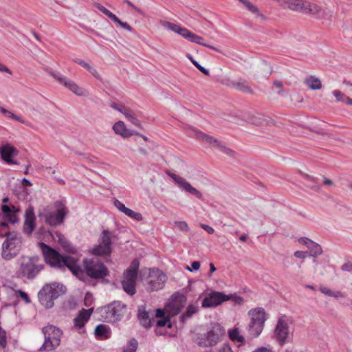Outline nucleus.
Wrapping results in <instances>:
<instances>
[{
  "label": "nucleus",
  "instance_id": "obj_1",
  "mask_svg": "<svg viewBox=\"0 0 352 352\" xmlns=\"http://www.w3.org/2000/svg\"><path fill=\"white\" fill-rule=\"evenodd\" d=\"M38 245L45 262L52 268L60 271L68 269L78 278L83 276L82 269L78 264L77 258L69 255L61 254L58 250L43 242H39Z\"/></svg>",
  "mask_w": 352,
  "mask_h": 352
},
{
  "label": "nucleus",
  "instance_id": "obj_2",
  "mask_svg": "<svg viewBox=\"0 0 352 352\" xmlns=\"http://www.w3.org/2000/svg\"><path fill=\"white\" fill-rule=\"evenodd\" d=\"M69 212L68 209L61 201H56L52 205L47 206L38 213V217L43 218L45 223L52 227L62 225Z\"/></svg>",
  "mask_w": 352,
  "mask_h": 352
},
{
  "label": "nucleus",
  "instance_id": "obj_3",
  "mask_svg": "<svg viewBox=\"0 0 352 352\" xmlns=\"http://www.w3.org/2000/svg\"><path fill=\"white\" fill-rule=\"evenodd\" d=\"M44 267L45 265L41 263V258L38 255L23 256L21 257V261L16 274L18 278L33 280Z\"/></svg>",
  "mask_w": 352,
  "mask_h": 352
},
{
  "label": "nucleus",
  "instance_id": "obj_4",
  "mask_svg": "<svg viewBox=\"0 0 352 352\" xmlns=\"http://www.w3.org/2000/svg\"><path fill=\"white\" fill-rule=\"evenodd\" d=\"M127 311V306L119 300H115L108 305L97 309L100 315V320L109 322L114 323L120 321Z\"/></svg>",
  "mask_w": 352,
  "mask_h": 352
},
{
  "label": "nucleus",
  "instance_id": "obj_5",
  "mask_svg": "<svg viewBox=\"0 0 352 352\" xmlns=\"http://www.w3.org/2000/svg\"><path fill=\"white\" fill-rule=\"evenodd\" d=\"M65 292L66 287L63 285L57 283H47L38 292V298L43 306L50 309L54 305V300Z\"/></svg>",
  "mask_w": 352,
  "mask_h": 352
},
{
  "label": "nucleus",
  "instance_id": "obj_6",
  "mask_svg": "<svg viewBox=\"0 0 352 352\" xmlns=\"http://www.w3.org/2000/svg\"><path fill=\"white\" fill-rule=\"evenodd\" d=\"M225 333L226 331L220 324L214 323L206 333L197 334L195 342L199 346L212 347L220 342Z\"/></svg>",
  "mask_w": 352,
  "mask_h": 352
},
{
  "label": "nucleus",
  "instance_id": "obj_7",
  "mask_svg": "<svg viewBox=\"0 0 352 352\" xmlns=\"http://www.w3.org/2000/svg\"><path fill=\"white\" fill-rule=\"evenodd\" d=\"M83 267V273L85 272L89 278L94 280L103 279L109 276V270L98 258H84ZM83 277L84 275L81 276L80 279L82 280Z\"/></svg>",
  "mask_w": 352,
  "mask_h": 352
},
{
  "label": "nucleus",
  "instance_id": "obj_8",
  "mask_svg": "<svg viewBox=\"0 0 352 352\" xmlns=\"http://www.w3.org/2000/svg\"><path fill=\"white\" fill-rule=\"evenodd\" d=\"M248 314L251 320L248 325V331L252 338H256L263 329L266 320L265 311L263 308H257L250 310Z\"/></svg>",
  "mask_w": 352,
  "mask_h": 352
},
{
  "label": "nucleus",
  "instance_id": "obj_9",
  "mask_svg": "<svg viewBox=\"0 0 352 352\" xmlns=\"http://www.w3.org/2000/svg\"><path fill=\"white\" fill-rule=\"evenodd\" d=\"M42 332L44 334L45 341L39 349L40 351H50L59 346L62 336V331L59 328L50 325L44 327Z\"/></svg>",
  "mask_w": 352,
  "mask_h": 352
},
{
  "label": "nucleus",
  "instance_id": "obj_10",
  "mask_svg": "<svg viewBox=\"0 0 352 352\" xmlns=\"http://www.w3.org/2000/svg\"><path fill=\"white\" fill-rule=\"evenodd\" d=\"M230 299H234L235 303L239 305H241L243 301L242 297L236 294L226 295L223 292H212L203 299L201 306L204 308L215 307Z\"/></svg>",
  "mask_w": 352,
  "mask_h": 352
},
{
  "label": "nucleus",
  "instance_id": "obj_11",
  "mask_svg": "<svg viewBox=\"0 0 352 352\" xmlns=\"http://www.w3.org/2000/svg\"><path fill=\"white\" fill-rule=\"evenodd\" d=\"M113 236L112 232L108 230H102L98 239V244L91 250V254L96 256H109L112 252Z\"/></svg>",
  "mask_w": 352,
  "mask_h": 352
},
{
  "label": "nucleus",
  "instance_id": "obj_12",
  "mask_svg": "<svg viewBox=\"0 0 352 352\" xmlns=\"http://www.w3.org/2000/svg\"><path fill=\"white\" fill-rule=\"evenodd\" d=\"M21 239H6L2 244L1 256L4 260L10 261L20 252Z\"/></svg>",
  "mask_w": 352,
  "mask_h": 352
},
{
  "label": "nucleus",
  "instance_id": "obj_13",
  "mask_svg": "<svg viewBox=\"0 0 352 352\" xmlns=\"http://www.w3.org/2000/svg\"><path fill=\"white\" fill-rule=\"evenodd\" d=\"M49 74L56 79L60 84L63 85L65 87L68 88L71 91L77 96H86L87 91L82 87H79L74 81L68 79L64 76L61 73L53 70H50Z\"/></svg>",
  "mask_w": 352,
  "mask_h": 352
},
{
  "label": "nucleus",
  "instance_id": "obj_14",
  "mask_svg": "<svg viewBox=\"0 0 352 352\" xmlns=\"http://www.w3.org/2000/svg\"><path fill=\"white\" fill-rule=\"evenodd\" d=\"M167 276L162 272L151 271L149 270V275L146 283V290L148 292L158 291L162 289L166 282Z\"/></svg>",
  "mask_w": 352,
  "mask_h": 352
},
{
  "label": "nucleus",
  "instance_id": "obj_15",
  "mask_svg": "<svg viewBox=\"0 0 352 352\" xmlns=\"http://www.w3.org/2000/svg\"><path fill=\"white\" fill-rule=\"evenodd\" d=\"M196 138L217 148L228 156H233L234 155L233 150L226 147L222 142L207 133H196Z\"/></svg>",
  "mask_w": 352,
  "mask_h": 352
},
{
  "label": "nucleus",
  "instance_id": "obj_16",
  "mask_svg": "<svg viewBox=\"0 0 352 352\" xmlns=\"http://www.w3.org/2000/svg\"><path fill=\"white\" fill-rule=\"evenodd\" d=\"M274 338L280 346H283L289 338V327L287 322L280 318L274 330Z\"/></svg>",
  "mask_w": 352,
  "mask_h": 352
},
{
  "label": "nucleus",
  "instance_id": "obj_17",
  "mask_svg": "<svg viewBox=\"0 0 352 352\" xmlns=\"http://www.w3.org/2000/svg\"><path fill=\"white\" fill-rule=\"evenodd\" d=\"M302 13L315 16L318 19H324L327 15L325 10L320 6L305 0L302 6Z\"/></svg>",
  "mask_w": 352,
  "mask_h": 352
},
{
  "label": "nucleus",
  "instance_id": "obj_18",
  "mask_svg": "<svg viewBox=\"0 0 352 352\" xmlns=\"http://www.w3.org/2000/svg\"><path fill=\"white\" fill-rule=\"evenodd\" d=\"M0 154L1 159L8 164H19V163L14 160L13 157L18 154V151L14 146L6 144L0 147Z\"/></svg>",
  "mask_w": 352,
  "mask_h": 352
},
{
  "label": "nucleus",
  "instance_id": "obj_19",
  "mask_svg": "<svg viewBox=\"0 0 352 352\" xmlns=\"http://www.w3.org/2000/svg\"><path fill=\"white\" fill-rule=\"evenodd\" d=\"M35 214L34 208L30 206L25 211V219L23 226V232L27 234H31L35 228Z\"/></svg>",
  "mask_w": 352,
  "mask_h": 352
},
{
  "label": "nucleus",
  "instance_id": "obj_20",
  "mask_svg": "<svg viewBox=\"0 0 352 352\" xmlns=\"http://www.w3.org/2000/svg\"><path fill=\"white\" fill-rule=\"evenodd\" d=\"M226 85L228 87L234 88L235 89L246 93L252 94L253 91L252 88L248 85V82L242 78L237 80H228Z\"/></svg>",
  "mask_w": 352,
  "mask_h": 352
},
{
  "label": "nucleus",
  "instance_id": "obj_21",
  "mask_svg": "<svg viewBox=\"0 0 352 352\" xmlns=\"http://www.w3.org/2000/svg\"><path fill=\"white\" fill-rule=\"evenodd\" d=\"M138 318L144 327L148 329L152 326V321L154 318H151L149 313L146 310V307L144 305H140L138 309Z\"/></svg>",
  "mask_w": 352,
  "mask_h": 352
},
{
  "label": "nucleus",
  "instance_id": "obj_22",
  "mask_svg": "<svg viewBox=\"0 0 352 352\" xmlns=\"http://www.w3.org/2000/svg\"><path fill=\"white\" fill-rule=\"evenodd\" d=\"M49 232L54 239H57L58 243L62 246V248L66 252H74V248L61 232H60L59 231H56L54 234H52L51 232Z\"/></svg>",
  "mask_w": 352,
  "mask_h": 352
},
{
  "label": "nucleus",
  "instance_id": "obj_23",
  "mask_svg": "<svg viewBox=\"0 0 352 352\" xmlns=\"http://www.w3.org/2000/svg\"><path fill=\"white\" fill-rule=\"evenodd\" d=\"M184 38L188 39V41L192 42V43H195L197 44H199V45H203L204 47H206L208 48H210L211 50H213L216 52H221L220 50L217 48L216 47L214 46H212V45H208L207 43H205L203 42L204 41V38L192 32H191L190 31H189L188 30H186V32L184 36Z\"/></svg>",
  "mask_w": 352,
  "mask_h": 352
},
{
  "label": "nucleus",
  "instance_id": "obj_24",
  "mask_svg": "<svg viewBox=\"0 0 352 352\" xmlns=\"http://www.w3.org/2000/svg\"><path fill=\"white\" fill-rule=\"evenodd\" d=\"M94 335L98 340H104L110 338L111 336V331L109 326L104 324H100L96 327Z\"/></svg>",
  "mask_w": 352,
  "mask_h": 352
},
{
  "label": "nucleus",
  "instance_id": "obj_25",
  "mask_svg": "<svg viewBox=\"0 0 352 352\" xmlns=\"http://www.w3.org/2000/svg\"><path fill=\"white\" fill-rule=\"evenodd\" d=\"M279 1L285 8L302 12L305 0H279Z\"/></svg>",
  "mask_w": 352,
  "mask_h": 352
},
{
  "label": "nucleus",
  "instance_id": "obj_26",
  "mask_svg": "<svg viewBox=\"0 0 352 352\" xmlns=\"http://www.w3.org/2000/svg\"><path fill=\"white\" fill-rule=\"evenodd\" d=\"M199 307L197 305L189 304L186 311L180 316L179 321L184 323L187 320L191 318L194 314L198 313Z\"/></svg>",
  "mask_w": 352,
  "mask_h": 352
},
{
  "label": "nucleus",
  "instance_id": "obj_27",
  "mask_svg": "<svg viewBox=\"0 0 352 352\" xmlns=\"http://www.w3.org/2000/svg\"><path fill=\"white\" fill-rule=\"evenodd\" d=\"M304 82L311 90H319L322 88L320 80L315 76H308Z\"/></svg>",
  "mask_w": 352,
  "mask_h": 352
},
{
  "label": "nucleus",
  "instance_id": "obj_28",
  "mask_svg": "<svg viewBox=\"0 0 352 352\" xmlns=\"http://www.w3.org/2000/svg\"><path fill=\"white\" fill-rule=\"evenodd\" d=\"M161 24L163 27H164L167 30H169L170 31L176 32V33L180 34L181 36H182L183 37H184V36L186 32V30H187L186 28H183L177 25V24H175L173 23L169 22V21H164L161 22Z\"/></svg>",
  "mask_w": 352,
  "mask_h": 352
},
{
  "label": "nucleus",
  "instance_id": "obj_29",
  "mask_svg": "<svg viewBox=\"0 0 352 352\" xmlns=\"http://www.w3.org/2000/svg\"><path fill=\"white\" fill-rule=\"evenodd\" d=\"M122 286L124 291L130 296H133L136 293L135 282L122 280Z\"/></svg>",
  "mask_w": 352,
  "mask_h": 352
},
{
  "label": "nucleus",
  "instance_id": "obj_30",
  "mask_svg": "<svg viewBox=\"0 0 352 352\" xmlns=\"http://www.w3.org/2000/svg\"><path fill=\"white\" fill-rule=\"evenodd\" d=\"M229 338L231 340L234 342H243L245 339L243 336L240 335L239 330L238 328H234L233 329H230L228 331Z\"/></svg>",
  "mask_w": 352,
  "mask_h": 352
},
{
  "label": "nucleus",
  "instance_id": "obj_31",
  "mask_svg": "<svg viewBox=\"0 0 352 352\" xmlns=\"http://www.w3.org/2000/svg\"><path fill=\"white\" fill-rule=\"evenodd\" d=\"M138 346V341L133 338H131L127 344L123 348L122 352H136Z\"/></svg>",
  "mask_w": 352,
  "mask_h": 352
},
{
  "label": "nucleus",
  "instance_id": "obj_32",
  "mask_svg": "<svg viewBox=\"0 0 352 352\" xmlns=\"http://www.w3.org/2000/svg\"><path fill=\"white\" fill-rule=\"evenodd\" d=\"M308 248L309 250V256L314 258L317 257L322 253V249L321 246L315 242H311V245L308 246Z\"/></svg>",
  "mask_w": 352,
  "mask_h": 352
},
{
  "label": "nucleus",
  "instance_id": "obj_33",
  "mask_svg": "<svg viewBox=\"0 0 352 352\" xmlns=\"http://www.w3.org/2000/svg\"><path fill=\"white\" fill-rule=\"evenodd\" d=\"M0 112L8 118H12L14 119L21 123H25V121L19 116L14 114L13 112L0 107Z\"/></svg>",
  "mask_w": 352,
  "mask_h": 352
},
{
  "label": "nucleus",
  "instance_id": "obj_34",
  "mask_svg": "<svg viewBox=\"0 0 352 352\" xmlns=\"http://www.w3.org/2000/svg\"><path fill=\"white\" fill-rule=\"evenodd\" d=\"M123 115L129 120L134 125L140 126V122L137 119L135 113L133 110L129 108H126V109L123 112Z\"/></svg>",
  "mask_w": 352,
  "mask_h": 352
},
{
  "label": "nucleus",
  "instance_id": "obj_35",
  "mask_svg": "<svg viewBox=\"0 0 352 352\" xmlns=\"http://www.w3.org/2000/svg\"><path fill=\"white\" fill-rule=\"evenodd\" d=\"M138 274L135 271L127 270L124 273L123 280L135 283Z\"/></svg>",
  "mask_w": 352,
  "mask_h": 352
},
{
  "label": "nucleus",
  "instance_id": "obj_36",
  "mask_svg": "<svg viewBox=\"0 0 352 352\" xmlns=\"http://www.w3.org/2000/svg\"><path fill=\"white\" fill-rule=\"evenodd\" d=\"M184 189L190 194L195 195L198 199L202 198V194L195 188L192 187L189 182L188 184H186V187Z\"/></svg>",
  "mask_w": 352,
  "mask_h": 352
},
{
  "label": "nucleus",
  "instance_id": "obj_37",
  "mask_svg": "<svg viewBox=\"0 0 352 352\" xmlns=\"http://www.w3.org/2000/svg\"><path fill=\"white\" fill-rule=\"evenodd\" d=\"M112 21L115 22L117 25L120 26L129 32L132 31V28L127 23L122 21L116 15L114 16Z\"/></svg>",
  "mask_w": 352,
  "mask_h": 352
},
{
  "label": "nucleus",
  "instance_id": "obj_38",
  "mask_svg": "<svg viewBox=\"0 0 352 352\" xmlns=\"http://www.w3.org/2000/svg\"><path fill=\"white\" fill-rule=\"evenodd\" d=\"M245 6L251 12L257 14L258 16L264 18L263 15L259 12L258 8L249 1L245 3Z\"/></svg>",
  "mask_w": 352,
  "mask_h": 352
},
{
  "label": "nucleus",
  "instance_id": "obj_39",
  "mask_svg": "<svg viewBox=\"0 0 352 352\" xmlns=\"http://www.w3.org/2000/svg\"><path fill=\"white\" fill-rule=\"evenodd\" d=\"M93 311H94V308H91L89 309H82L80 311L78 316H80L82 319H83L84 321L87 322L88 320L89 319Z\"/></svg>",
  "mask_w": 352,
  "mask_h": 352
},
{
  "label": "nucleus",
  "instance_id": "obj_40",
  "mask_svg": "<svg viewBox=\"0 0 352 352\" xmlns=\"http://www.w3.org/2000/svg\"><path fill=\"white\" fill-rule=\"evenodd\" d=\"M16 210L12 212L10 214H8L6 216H3V219L6 220L8 223H10L12 224H14L19 222V219L16 215Z\"/></svg>",
  "mask_w": 352,
  "mask_h": 352
},
{
  "label": "nucleus",
  "instance_id": "obj_41",
  "mask_svg": "<svg viewBox=\"0 0 352 352\" xmlns=\"http://www.w3.org/2000/svg\"><path fill=\"white\" fill-rule=\"evenodd\" d=\"M320 291L322 294H325V295H327L328 296H332V297H336L337 298V297H340V296H342L341 293L340 292H338L336 294L333 292H332L330 289H329V288H327L326 287H320Z\"/></svg>",
  "mask_w": 352,
  "mask_h": 352
},
{
  "label": "nucleus",
  "instance_id": "obj_42",
  "mask_svg": "<svg viewBox=\"0 0 352 352\" xmlns=\"http://www.w3.org/2000/svg\"><path fill=\"white\" fill-rule=\"evenodd\" d=\"M114 206L121 212L124 213L126 215L127 212H129V208L126 207L124 204H123L122 202H120L118 199L114 200Z\"/></svg>",
  "mask_w": 352,
  "mask_h": 352
},
{
  "label": "nucleus",
  "instance_id": "obj_43",
  "mask_svg": "<svg viewBox=\"0 0 352 352\" xmlns=\"http://www.w3.org/2000/svg\"><path fill=\"white\" fill-rule=\"evenodd\" d=\"M95 7L97 9H98L100 12H102L104 15H106L109 19H111V20L115 16L114 14H113L111 12H110L109 10H107L106 8H104L103 6H102L100 3H96Z\"/></svg>",
  "mask_w": 352,
  "mask_h": 352
},
{
  "label": "nucleus",
  "instance_id": "obj_44",
  "mask_svg": "<svg viewBox=\"0 0 352 352\" xmlns=\"http://www.w3.org/2000/svg\"><path fill=\"white\" fill-rule=\"evenodd\" d=\"M112 129L114 132H126L125 124L122 121L116 122Z\"/></svg>",
  "mask_w": 352,
  "mask_h": 352
},
{
  "label": "nucleus",
  "instance_id": "obj_45",
  "mask_svg": "<svg viewBox=\"0 0 352 352\" xmlns=\"http://www.w3.org/2000/svg\"><path fill=\"white\" fill-rule=\"evenodd\" d=\"M156 325L160 327L168 326V328L170 329L172 327V324L170 321L169 317H165L162 318L161 320H158L156 322Z\"/></svg>",
  "mask_w": 352,
  "mask_h": 352
},
{
  "label": "nucleus",
  "instance_id": "obj_46",
  "mask_svg": "<svg viewBox=\"0 0 352 352\" xmlns=\"http://www.w3.org/2000/svg\"><path fill=\"white\" fill-rule=\"evenodd\" d=\"M127 216L130 217L131 218L135 219L137 221H142V215L141 213L135 212L132 210L131 209H129V212L126 214Z\"/></svg>",
  "mask_w": 352,
  "mask_h": 352
},
{
  "label": "nucleus",
  "instance_id": "obj_47",
  "mask_svg": "<svg viewBox=\"0 0 352 352\" xmlns=\"http://www.w3.org/2000/svg\"><path fill=\"white\" fill-rule=\"evenodd\" d=\"M174 224L181 230L184 232H188L189 230V227L186 222L185 221H176L174 222Z\"/></svg>",
  "mask_w": 352,
  "mask_h": 352
},
{
  "label": "nucleus",
  "instance_id": "obj_48",
  "mask_svg": "<svg viewBox=\"0 0 352 352\" xmlns=\"http://www.w3.org/2000/svg\"><path fill=\"white\" fill-rule=\"evenodd\" d=\"M6 331L0 326V345L4 348L7 344Z\"/></svg>",
  "mask_w": 352,
  "mask_h": 352
},
{
  "label": "nucleus",
  "instance_id": "obj_49",
  "mask_svg": "<svg viewBox=\"0 0 352 352\" xmlns=\"http://www.w3.org/2000/svg\"><path fill=\"white\" fill-rule=\"evenodd\" d=\"M16 292L19 296H20L26 304H30L31 302V300L26 292L21 289L18 290Z\"/></svg>",
  "mask_w": 352,
  "mask_h": 352
},
{
  "label": "nucleus",
  "instance_id": "obj_50",
  "mask_svg": "<svg viewBox=\"0 0 352 352\" xmlns=\"http://www.w3.org/2000/svg\"><path fill=\"white\" fill-rule=\"evenodd\" d=\"M74 325L80 329L85 326V324L87 322L84 321L83 319H82L80 316H77L74 319Z\"/></svg>",
  "mask_w": 352,
  "mask_h": 352
},
{
  "label": "nucleus",
  "instance_id": "obj_51",
  "mask_svg": "<svg viewBox=\"0 0 352 352\" xmlns=\"http://www.w3.org/2000/svg\"><path fill=\"white\" fill-rule=\"evenodd\" d=\"M333 94L338 101L344 102L346 96L342 92L339 90H335L333 91Z\"/></svg>",
  "mask_w": 352,
  "mask_h": 352
},
{
  "label": "nucleus",
  "instance_id": "obj_52",
  "mask_svg": "<svg viewBox=\"0 0 352 352\" xmlns=\"http://www.w3.org/2000/svg\"><path fill=\"white\" fill-rule=\"evenodd\" d=\"M175 182L176 184L179 185L183 188H184L186 187V184H188V183L183 177H182L180 176L175 177Z\"/></svg>",
  "mask_w": 352,
  "mask_h": 352
},
{
  "label": "nucleus",
  "instance_id": "obj_53",
  "mask_svg": "<svg viewBox=\"0 0 352 352\" xmlns=\"http://www.w3.org/2000/svg\"><path fill=\"white\" fill-rule=\"evenodd\" d=\"M111 107L118 111L119 112H120L121 113L123 114V112L126 109L127 107H126L125 106L122 105V104H117V103H112L111 104Z\"/></svg>",
  "mask_w": 352,
  "mask_h": 352
},
{
  "label": "nucleus",
  "instance_id": "obj_54",
  "mask_svg": "<svg viewBox=\"0 0 352 352\" xmlns=\"http://www.w3.org/2000/svg\"><path fill=\"white\" fill-rule=\"evenodd\" d=\"M201 264L199 261H193L191 263V268L188 266H186V269L190 272H192V270H198L200 268Z\"/></svg>",
  "mask_w": 352,
  "mask_h": 352
},
{
  "label": "nucleus",
  "instance_id": "obj_55",
  "mask_svg": "<svg viewBox=\"0 0 352 352\" xmlns=\"http://www.w3.org/2000/svg\"><path fill=\"white\" fill-rule=\"evenodd\" d=\"M87 70L97 79L100 78V76L99 75L98 72H97L96 69L94 67L89 65Z\"/></svg>",
  "mask_w": 352,
  "mask_h": 352
},
{
  "label": "nucleus",
  "instance_id": "obj_56",
  "mask_svg": "<svg viewBox=\"0 0 352 352\" xmlns=\"http://www.w3.org/2000/svg\"><path fill=\"white\" fill-rule=\"evenodd\" d=\"M139 261L137 260V259H134L131 265H130V267L128 270H133L135 271L137 274H138V268H139Z\"/></svg>",
  "mask_w": 352,
  "mask_h": 352
},
{
  "label": "nucleus",
  "instance_id": "obj_57",
  "mask_svg": "<svg viewBox=\"0 0 352 352\" xmlns=\"http://www.w3.org/2000/svg\"><path fill=\"white\" fill-rule=\"evenodd\" d=\"M0 235L1 236H6V239H10V238H12V239H21V237H19L17 236V233L16 232H7L4 234L3 233H0Z\"/></svg>",
  "mask_w": 352,
  "mask_h": 352
},
{
  "label": "nucleus",
  "instance_id": "obj_58",
  "mask_svg": "<svg viewBox=\"0 0 352 352\" xmlns=\"http://www.w3.org/2000/svg\"><path fill=\"white\" fill-rule=\"evenodd\" d=\"M1 210L3 213V216H6V215L10 214L12 212L15 211L14 210H12L10 208V206L6 204H3L1 206Z\"/></svg>",
  "mask_w": 352,
  "mask_h": 352
},
{
  "label": "nucleus",
  "instance_id": "obj_59",
  "mask_svg": "<svg viewBox=\"0 0 352 352\" xmlns=\"http://www.w3.org/2000/svg\"><path fill=\"white\" fill-rule=\"evenodd\" d=\"M74 61L86 69L88 68L89 65H90L89 63H88L85 62V60L80 59V58H74Z\"/></svg>",
  "mask_w": 352,
  "mask_h": 352
},
{
  "label": "nucleus",
  "instance_id": "obj_60",
  "mask_svg": "<svg viewBox=\"0 0 352 352\" xmlns=\"http://www.w3.org/2000/svg\"><path fill=\"white\" fill-rule=\"evenodd\" d=\"M341 269L344 272H352V263L346 262L341 266Z\"/></svg>",
  "mask_w": 352,
  "mask_h": 352
},
{
  "label": "nucleus",
  "instance_id": "obj_61",
  "mask_svg": "<svg viewBox=\"0 0 352 352\" xmlns=\"http://www.w3.org/2000/svg\"><path fill=\"white\" fill-rule=\"evenodd\" d=\"M298 241L300 243L307 245V247L311 245V242H314L313 241L307 237H301L300 239H299Z\"/></svg>",
  "mask_w": 352,
  "mask_h": 352
},
{
  "label": "nucleus",
  "instance_id": "obj_62",
  "mask_svg": "<svg viewBox=\"0 0 352 352\" xmlns=\"http://www.w3.org/2000/svg\"><path fill=\"white\" fill-rule=\"evenodd\" d=\"M308 252L304 251H296L294 252V256L299 258H305Z\"/></svg>",
  "mask_w": 352,
  "mask_h": 352
},
{
  "label": "nucleus",
  "instance_id": "obj_63",
  "mask_svg": "<svg viewBox=\"0 0 352 352\" xmlns=\"http://www.w3.org/2000/svg\"><path fill=\"white\" fill-rule=\"evenodd\" d=\"M259 72H261L265 70V69H267V71L265 72L264 76L265 77L269 76L271 74V71L268 69L267 66L265 64H262L261 67H259Z\"/></svg>",
  "mask_w": 352,
  "mask_h": 352
},
{
  "label": "nucleus",
  "instance_id": "obj_64",
  "mask_svg": "<svg viewBox=\"0 0 352 352\" xmlns=\"http://www.w3.org/2000/svg\"><path fill=\"white\" fill-rule=\"evenodd\" d=\"M219 352H233L228 344H223L219 349Z\"/></svg>",
  "mask_w": 352,
  "mask_h": 352
}]
</instances>
